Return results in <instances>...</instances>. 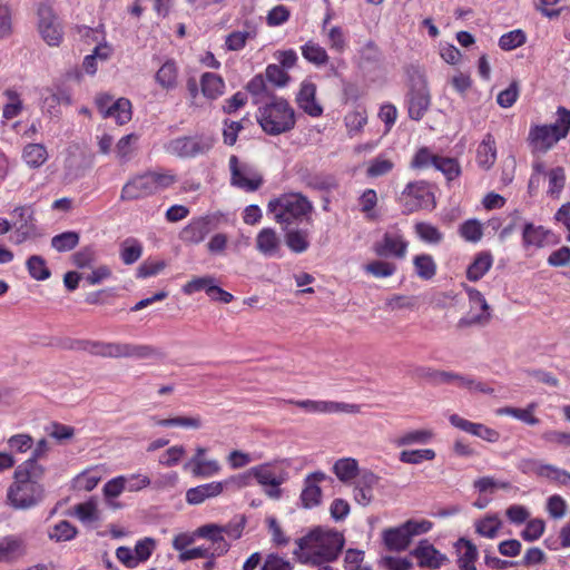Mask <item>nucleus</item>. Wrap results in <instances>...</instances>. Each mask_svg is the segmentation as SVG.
Listing matches in <instances>:
<instances>
[{
  "mask_svg": "<svg viewBox=\"0 0 570 570\" xmlns=\"http://www.w3.org/2000/svg\"><path fill=\"white\" fill-rule=\"evenodd\" d=\"M344 542L342 533L317 528L297 540L294 553L302 563L321 566L336 560Z\"/></svg>",
  "mask_w": 570,
  "mask_h": 570,
  "instance_id": "f257e3e1",
  "label": "nucleus"
},
{
  "mask_svg": "<svg viewBox=\"0 0 570 570\" xmlns=\"http://www.w3.org/2000/svg\"><path fill=\"white\" fill-rule=\"evenodd\" d=\"M31 463L19 464L13 474V483L8 488V503L17 510L36 507L43 499L45 489L39 482L43 474L30 469Z\"/></svg>",
  "mask_w": 570,
  "mask_h": 570,
  "instance_id": "f03ea898",
  "label": "nucleus"
},
{
  "mask_svg": "<svg viewBox=\"0 0 570 570\" xmlns=\"http://www.w3.org/2000/svg\"><path fill=\"white\" fill-rule=\"evenodd\" d=\"M257 122L264 132L277 136L295 127V111L289 102L278 96H272L263 102L256 114Z\"/></svg>",
  "mask_w": 570,
  "mask_h": 570,
  "instance_id": "7ed1b4c3",
  "label": "nucleus"
},
{
  "mask_svg": "<svg viewBox=\"0 0 570 570\" xmlns=\"http://www.w3.org/2000/svg\"><path fill=\"white\" fill-rule=\"evenodd\" d=\"M61 352L90 354L94 356H151L156 351L149 345H130L90 341H59Z\"/></svg>",
  "mask_w": 570,
  "mask_h": 570,
  "instance_id": "20e7f679",
  "label": "nucleus"
},
{
  "mask_svg": "<svg viewBox=\"0 0 570 570\" xmlns=\"http://www.w3.org/2000/svg\"><path fill=\"white\" fill-rule=\"evenodd\" d=\"M312 202L301 193H285L271 199L267 213L281 226H289L307 218L313 212Z\"/></svg>",
  "mask_w": 570,
  "mask_h": 570,
  "instance_id": "39448f33",
  "label": "nucleus"
},
{
  "mask_svg": "<svg viewBox=\"0 0 570 570\" xmlns=\"http://www.w3.org/2000/svg\"><path fill=\"white\" fill-rule=\"evenodd\" d=\"M177 178L173 170H150L127 181L120 193L124 202L141 199L169 188Z\"/></svg>",
  "mask_w": 570,
  "mask_h": 570,
  "instance_id": "423d86ee",
  "label": "nucleus"
},
{
  "mask_svg": "<svg viewBox=\"0 0 570 570\" xmlns=\"http://www.w3.org/2000/svg\"><path fill=\"white\" fill-rule=\"evenodd\" d=\"M215 141L213 135L200 132L174 138L164 145V149L178 158H196L209 153Z\"/></svg>",
  "mask_w": 570,
  "mask_h": 570,
  "instance_id": "0eeeda50",
  "label": "nucleus"
},
{
  "mask_svg": "<svg viewBox=\"0 0 570 570\" xmlns=\"http://www.w3.org/2000/svg\"><path fill=\"white\" fill-rule=\"evenodd\" d=\"M431 100V94L424 75L419 70H414L405 96L409 117L412 120L420 121L430 109Z\"/></svg>",
  "mask_w": 570,
  "mask_h": 570,
  "instance_id": "6e6552de",
  "label": "nucleus"
},
{
  "mask_svg": "<svg viewBox=\"0 0 570 570\" xmlns=\"http://www.w3.org/2000/svg\"><path fill=\"white\" fill-rule=\"evenodd\" d=\"M470 308L458 322L459 328L485 326L491 320V308L484 296L473 287H466Z\"/></svg>",
  "mask_w": 570,
  "mask_h": 570,
  "instance_id": "1a4fd4ad",
  "label": "nucleus"
},
{
  "mask_svg": "<svg viewBox=\"0 0 570 570\" xmlns=\"http://www.w3.org/2000/svg\"><path fill=\"white\" fill-rule=\"evenodd\" d=\"M399 199L407 214L434 206V195L424 181L409 183Z\"/></svg>",
  "mask_w": 570,
  "mask_h": 570,
  "instance_id": "9d476101",
  "label": "nucleus"
},
{
  "mask_svg": "<svg viewBox=\"0 0 570 570\" xmlns=\"http://www.w3.org/2000/svg\"><path fill=\"white\" fill-rule=\"evenodd\" d=\"M229 169L233 186L246 191H255L263 184V178L256 169L248 164L240 163L234 155L229 157Z\"/></svg>",
  "mask_w": 570,
  "mask_h": 570,
  "instance_id": "9b49d317",
  "label": "nucleus"
},
{
  "mask_svg": "<svg viewBox=\"0 0 570 570\" xmlns=\"http://www.w3.org/2000/svg\"><path fill=\"white\" fill-rule=\"evenodd\" d=\"M38 30L43 41L51 47H58L63 38L62 26L52 8L41 4L38 9Z\"/></svg>",
  "mask_w": 570,
  "mask_h": 570,
  "instance_id": "f8f14e48",
  "label": "nucleus"
},
{
  "mask_svg": "<svg viewBox=\"0 0 570 570\" xmlns=\"http://www.w3.org/2000/svg\"><path fill=\"white\" fill-rule=\"evenodd\" d=\"M409 242L400 230L386 232L382 238L373 244L376 256L403 259L406 256Z\"/></svg>",
  "mask_w": 570,
  "mask_h": 570,
  "instance_id": "ddd939ff",
  "label": "nucleus"
},
{
  "mask_svg": "<svg viewBox=\"0 0 570 570\" xmlns=\"http://www.w3.org/2000/svg\"><path fill=\"white\" fill-rule=\"evenodd\" d=\"M286 403L294 404L307 413H348L356 414L361 412V405L335 402V401H315V400H288Z\"/></svg>",
  "mask_w": 570,
  "mask_h": 570,
  "instance_id": "4468645a",
  "label": "nucleus"
},
{
  "mask_svg": "<svg viewBox=\"0 0 570 570\" xmlns=\"http://www.w3.org/2000/svg\"><path fill=\"white\" fill-rule=\"evenodd\" d=\"M283 463H286V465L288 466L287 460L267 462L253 466L249 470V473L256 479L257 483L262 487L282 485L289 478L286 469L281 466V464Z\"/></svg>",
  "mask_w": 570,
  "mask_h": 570,
  "instance_id": "2eb2a0df",
  "label": "nucleus"
},
{
  "mask_svg": "<svg viewBox=\"0 0 570 570\" xmlns=\"http://www.w3.org/2000/svg\"><path fill=\"white\" fill-rule=\"evenodd\" d=\"M330 480L322 471H315L307 474L303 480V489L299 494V502L304 509H313L322 503L321 483Z\"/></svg>",
  "mask_w": 570,
  "mask_h": 570,
  "instance_id": "dca6fc26",
  "label": "nucleus"
},
{
  "mask_svg": "<svg viewBox=\"0 0 570 570\" xmlns=\"http://www.w3.org/2000/svg\"><path fill=\"white\" fill-rule=\"evenodd\" d=\"M256 250L267 258H279L283 255V244L278 233L272 227L262 228L255 237Z\"/></svg>",
  "mask_w": 570,
  "mask_h": 570,
  "instance_id": "f3484780",
  "label": "nucleus"
},
{
  "mask_svg": "<svg viewBox=\"0 0 570 570\" xmlns=\"http://www.w3.org/2000/svg\"><path fill=\"white\" fill-rule=\"evenodd\" d=\"M234 481L235 479L230 478L223 481H213L197 485L195 488H190L186 492V501L193 505L200 504L208 499L220 495L226 488L234 483Z\"/></svg>",
  "mask_w": 570,
  "mask_h": 570,
  "instance_id": "a211bd4d",
  "label": "nucleus"
},
{
  "mask_svg": "<svg viewBox=\"0 0 570 570\" xmlns=\"http://www.w3.org/2000/svg\"><path fill=\"white\" fill-rule=\"evenodd\" d=\"M195 535L208 540L210 544L207 546V548H209L217 558L225 556L230 549V543L222 534L219 524L207 523L200 525L195 530Z\"/></svg>",
  "mask_w": 570,
  "mask_h": 570,
  "instance_id": "6ab92c4d",
  "label": "nucleus"
},
{
  "mask_svg": "<svg viewBox=\"0 0 570 570\" xmlns=\"http://www.w3.org/2000/svg\"><path fill=\"white\" fill-rule=\"evenodd\" d=\"M316 85L309 80L305 79L301 82L299 90L296 94V104L297 106L308 116L311 117H320L323 114V107L316 99Z\"/></svg>",
  "mask_w": 570,
  "mask_h": 570,
  "instance_id": "aec40b11",
  "label": "nucleus"
},
{
  "mask_svg": "<svg viewBox=\"0 0 570 570\" xmlns=\"http://www.w3.org/2000/svg\"><path fill=\"white\" fill-rule=\"evenodd\" d=\"M411 556L417 560V564L423 568L439 569L448 560L446 556L440 552L428 540H421L411 551Z\"/></svg>",
  "mask_w": 570,
  "mask_h": 570,
  "instance_id": "412c9836",
  "label": "nucleus"
},
{
  "mask_svg": "<svg viewBox=\"0 0 570 570\" xmlns=\"http://www.w3.org/2000/svg\"><path fill=\"white\" fill-rule=\"evenodd\" d=\"M212 217L200 216L193 218L180 232V239L186 244L197 245L212 232Z\"/></svg>",
  "mask_w": 570,
  "mask_h": 570,
  "instance_id": "4be33fe9",
  "label": "nucleus"
},
{
  "mask_svg": "<svg viewBox=\"0 0 570 570\" xmlns=\"http://www.w3.org/2000/svg\"><path fill=\"white\" fill-rule=\"evenodd\" d=\"M449 421L454 428L464 431L471 435L478 436L490 443H495L500 439V434L498 431L488 428L484 424L471 422L466 419L461 417L458 414H451L449 416Z\"/></svg>",
  "mask_w": 570,
  "mask_h": 570,
  "instance_id": "5701e85b",
  "label": "nucleus"
},
{
  "mask_svg": "<svg viewBox=\"0 0 570 570\" xmlns=\"http://www.w3.org/2000/svg\"><path fill=\"white\" fill-rule=\"evenodd\" d=\"M26 551V541L21 535L9 534L0 538V562H14L22 558Z\"/></svg>",
  "mask_w": 570,
  "mask_h": 570,
  "instance_id": "b1692460",
  "label": "nucleus"
},
{
  "mask_svg": "<svg viewBox=\"0 0 570 570\" xmlns=\"http://www.w3.org/2000/svg\"><path fill=\"white\" fill-rule=\"evenodd\" d=\"M561 137L549 126H534L530 129L529 141L537 151L546 153L551 149Z\"/></svg>",
  "mask_w": 570,
  "mask_h": 570,
  "instance_id": "393cba45",
  "label": "nucleus"
},
{
  "mask_svg": "<svg viewBox=\"0 0 570 570\" xmlns=\"http://www.w3.org/2000/svg\"><path fill=\"white\" fill-rule=\"evenodd\" d=\"M379 476L371 471H364L358 475L354 484V500L357 504L366 507L373 499V489L377 484Z\"/></svg>",
  "mask_w": 570,
  "mask_h": 570,
  "instance_id": "a878e982",
  "label": "nucleus"
},
{
  "mask_svg": "<svg viewBox=\"0 0 570 570\" xmlns=\"http://www.w3.org/2000/svg\"><path fill=\"white\" fill-rule=\"evenodd\" d=\"M456 563L460 570H476L475 562L479 558L476 546L465 538H460L454 543Z\"/></svg>",
  "mask_w": 570,
  "mask_h": 570,
  "instance_id": "bb28decb",
  "label": "nucleus"
},
{
  "mask_svg": "<svg viewBox=\"0 0 570 570\" xmlns=\"http://www.w3.org/2000/svg\"><path fill=\"white\" fill-rule=\"evenodd\" d=\"M382 539L386 549L396 552L406 550L412 541L403 523L395 528L385 529Z\"/></svg>",
  "mask_w": 570,
  "mask_h": 570,
  "instance_id": "cd10ccee",
  "label": "nucleus"
},
{
  "mask_svg": "<svg viewBox=\"0 0 570 570\" xmlns=\"http://www.w3.org/2000/svg\"><path fill=\"white\" fill-rule=\"evenodd\" d=\"M179 68L175 60H166L155 75V80L159 87L170 91L178 87Z\"/></svg>",
  "mask_w": 570,
  "mask_h": 570,
  "instance_id": "c85d7f7f",
  "label": "nucleus"
},
{
  "mask_svg": "<svg viewBox=\"0 0 570 570\" xmlns=\"http://www.w3.org/2000/svg\"><path fill=\"white\" fill-rule=\"evenodd\" d=\"M497 160L495 140L491 134H487L476 149V164L480 168L489 170Z\"/></svg>",
  "mask_w": 570,
  "mask_h": 570,
  "instance_id": "c756f323",
  "label": "nucleus"
},
{
  "mask_svg": "<svg viewBox=\"0 0 570 570\" xmlns=\"http://www.w3.org/2000/svg\"><path fill=\"white\" fill-rule=\"evenodd\" d=\"M202 94L210 100H215L224 95L225 81L214 72H204L200 77Z\"/></svg>",
  "mask_w": 570,
  "mask_h": 570,
  "instance_id": "7c9ffc66",
  "label": "nucleus"
},
{
  "mask_svg": "<svg viewBox=\"0 0 570 570\" xmlns=\"http://www.w3.org/2000/svg\"><path fill=\"white\" fill-rule=\"evenodd\" d=\"M434 436L432 430L419 429L410 430L400 434L393 440V444L397 448L410 446L414 444H428Z\"/></svg>",
  "mask_w": 570,
  "mask_h": 570,
  "instance_id": "2f4dec72",
  "label": "nucleus"
},
{
  "mask_svg": "<svg viewBox=\"0 0 570 570\" xmlns=\"http://www.w3.org/2000/svg\"><path fill=\"white\" fill-rule=\"evenodd\" d=\"M333 473L343 483H350L360 472L358 462L353 458H342L333 464Z\"/></svg>",
  "mask_w": 570,
  "mask_h": 570,
  "instance_id": "473e14b6",
  "label": "nucleus"
},
{
  "mask_svg": "<svg viewBox=\"0 0 570 570\" xmlns=\"http://www.w3.org/2000/svg\"><path fill=\"white\" fill-rule=\"evenodd\" d=\"M493 264V257L489 252L478 254L466 269V277L471 282L482 278Z\"/></svg>",
  "mask_w": 570,
  "mask_h": 570,
  "instance_id": "72a5a7b5",
  "label": "nucleus"
},
{
  "mask_svg": "<svg viewBox=\"0 0 570 570\" xmlns=\"http://www.w3.org/2000/svg\"><path fill=\"white\" fill-rule=\"evenodd\" d=\"M285 244L295 254H302L309 247V233L307 229L294 228L285 233Z\"/></svg>",
  "mask_w": 570,
  "mask_h": 570,
  "instance_id": "f704fd0d",
  "label": "nucleus"
},
{
  "mask_svg": "<svg viewBox=\"0 0 570 570\" xmlns=\"http://www.w3.org/2000/svg\"><path fill=\"white\" fill-rule=\"evenodd\" d=\"M548 235L549 232L542 226H535L532 223H527L522 233L523 246L525 248H541L546 245Z\"/></svg>",
  "mask_w": 570,
  "mask_h": 570,
  "instance_id": "c9c22d12",
  "label": "nucleus"
},
{
  "mask_svg": "<svg viewBox=\"0 0 570 570\" xmlns=\"http://www.w3.org/2000/svg\"><path fill=\"white\" fill-rule=\"evenodd\" d=\"M246 29L233 31L226 36L225 46L227 50L239 51L242 50L248 40L256 37V28L246 22Z\"/></svg>",
  "mask_w": 570,
  "mask_h": 570,
  "instance_id": "e433bc0d",
  "label": "nucleus"
},
{
  "mask_svg": "<svg viewBox=\"0 0 570 570\" xmlns=\"http://www.w3.org/2000/svg\"><path fill=\"white\" fill-rule=\"evenodd\" d=\"M301 51L303 58L316 67L325 66L330 60V56L327 55L325 48L313 40H309L303 45L301 47Z\"/></svg>",
  "mask_w": 570,
  "mask_h": 570,
  "instance_id": "4c0bfd02",
  "label": "nucleus"
},
{
  "mask_svg": "<svg viewBox=\"0 0 570 570\" xmlns=\"http://www.w3.org/2000/svg\"><path fill=\"white\" fill-rule=\"evenodd\" d=\"M13 214L19 216L20 222L13 223L12 226L14 227V233L11 235L10 239L13 244L19 245L30 237L33 232V226L30 225L24 217L27 214V209L24 207H17L13 210Z\"/></svg>",
  "mask_w": 570,
  "mask_h": 570,
  "instance_id": "58836bf2",
  "label": "nucleus"
},
{
  "mask_svg": "<svg viewBox=\"0 0 570 570\" xmlns=\"http://www.w3.org/2000/svg\"><path fill=\"white\" fill-rule=\"evenodd\" d=\"M73 514L83 524H91L100 520L98 503L94 498H90L82 503L76 504L73 508Z\"/></svg>",
  "mask_w": 570,
  "mask_h": 570,
  "instance_id": "ea45409f",
  "label": "nucleus"
},
{
  "mask_svg": "<svg viewBox=\"0 0 570 570\" xmlns=\"http://www.w3.org/2000/svg\"><path fill=\"white\" fill-rule=\"evenodd\" d=\"M102 474L98 466H92L79 473L73 479V488L80 491H92L100 482Z\"/></svg>",
  "mask_w": 570,
  "mask_h": 570,
  "instance_id": "a19ab883",
  "label": "nucleus"
},
{
  "mask_svg": "<svg viewBox=\"0 0 570 570\" xmlns=\"http://www.w3.org/2000/svg\"><path fill=\"white\" fill-rule=\"evenodd\" d=\"M537 407L535 403L529 404L525 409H518L512 406L500 407L495 411L498 415H509L525 424L537 425L539 420L533 415Z\"/></svg>",
  "mask_w": 570,
  "mask_h": 570,
  "instance_id": "79ce46f5",
  "label": "nucleus"
},
{
  "mask_svg": "<svg viewBox=\"0 0 570 570\" xmlns=\"http://www.w3.org/2000/svg\"><path fill=\"white\" fill-rule=\"evenodd\" d=\"M475 532L487 539L497 538L502 522L497 514H488L487 517L476 520L474 523Z\"/></svg>",
  "mask_w": 570,
  "mask_h": 570,
  "instance_id": "37998d69",
  "label": "nucleus"
},
{
  "mask_svg": "<svg viewBox=\"0 0 570 570\" xmlns=\"http://www.w3.org/2000/svg\"><path fill=\"white\" fill-rule=\"evenodd\" d=\"M119 255L124 264L131 265L141 257L142 245L138 239L128 237L121 242Z\"/></svg>",
  "mask_w": 570,
  "mask_h": 570,
  "instance_id": "c03bdc74",
  "label": "nucleus"
},
{
  "mask_svg": "<svg viewBox=\"0 0 570 570\" xmlns=\"http://www.w3.org/2000/svg\"><path fill=\"white\" fill-rule=\"evenodd\" d=\"M413 265L415 274L421 279L429 281L436 274V263L433 257L429 254H420L414 256Z\"/></svg>",
  "mask_w": 570,
  "mask_h": 570,
  "instance_id": "a18cd8bd",
  "label": "nucleus"
},
{
  "mask_svg": "<svg viewBox=\"0 0 570 570\" xmlns=\"http://www.w3.org/2000/svg\"><path fill=\"white\" fill-rule=\"evenodd\" d=\"M22 157L29 167L38 168L46 163L48 153L42 144H28L23 148Z\"/></svg>",
  "mask_w": 570,
  "mask_h": 570,
  "instance_id": "49530a36",
  "label": "nucleus"
},
{
  "mask_svg": "<svg viewBox=\"0 0 570 570\" xmlns=\"http://www.w3.org/2000/svg\"><path fill=\"white\" fill-rule=\"evenodd\" d=\"M395 166L393 159L381 154L373 158L366 168V176L370 178H377L390 174Z\"/></svg>",
  "mask_w": 570,
  "mask_h": 570,
  "instance_id": "de8ad7c7",
  "label": "nucleus"
},
{
  "mask_svg": "<svg viewBox=\"0 0 570 570\" xmlns=\"http://www.w3.org/2000/svg\"><path fill=\"white\" fill-rule=\"evenodd\" d=\"M435 380L440 382H455L459 386H466L470 390H478L481 392H492L491 389H484L480 382H476L470 377L461 376L452 372H436Z\"/></svg>",
  "mask_w": 570,
  "mask_h": 570,
  "instance_id": "09e8293b",
  "label": "nucleus"
},
{
  "mask_svg": "<svg viewBox=\"0 0 570 570\" xmlns=\"http://www.w3.org/2000/svg\"><path fill=\"white\" fill-rule=\"evenodd\" d=\"M155 425L169 428V426H180L185 429H200L202 428V419L200 416H176L170 419H156L153 417Z\"/></svg>",
  "mask_w": 570,
  "mask_h": 570,
  "instance_id": "8fccbe9b",
  "label": "nucleus"
},
{
  "mask_svg": "<svg viewBox=\"0 0 570 570\" xmlns=\"http://www.w3.org/2000/svg\"><path fill=\"white\" fill-rule=\"evenodd\" d=\"M436 456L433 449L403 450L399 454V460L406 464H421L424 461H432Z\"/></svg>",
  "mask_w": 570,
  "mask_h": 570,
  "instance_id": "3c124183",
  "label": "nucleus"
},
{
  "mask_svg": "<svg viewBox=\"0 0 570 570\" xmlns=\"http://www.w3.org/2000/svg\"><path fill=\"white\" fill-rule=\"evenodd\" d=\"M77 533V528L69 521L63 520L49 529L48 537L56 542H66L75 539Z\"/></svg>",
  "mask_w": 570,
  "mask_h": 570,
  "instance_id": "603ef678",
  "label": "nucleus"
},
{
  "mask_svg": "<svg viewBox=\"0 0 570 570\" xmlns=\"http://www.w3.org/2000/svg\"><path fill=\"white\" fill-rule=\"evenodd\" d=\"M416 236L428 244H440L443 240V233L440 229L425 222L416 223L414 226Z\"/></svg>",
  "mask_w": 570,
  "mask_h": 570,
  "instance_id": "864d4df0",
  "label": "nucleus"
},
{
  "mask_svg": "<svg viewBox=\"0 0 570 570\" xmlns=\"http://www.w3.org/2000/svg\"><path fill=\"white\" fill-rule=\"evenodd\" d=\"M110 115L106 118H112L118 125L127 124L131 119V102L126 98H119L112 102Z\"/></svg>",
  "mask_w": 570,
  "mask_h": 570,
  "instance_id": "5fc2aeb1",
  "label": "nucleus"
},
{
  "mask_svg": "<svg viewBox=\"0 0 570 570\" xmlns=\"http://www.w3.org/2000/svg\"><path fill=\"white\" fill-rule=\"evenodd\" d=\"M459 234L469 243H478L483 236L482 224L478 219H468L460 225Z\"/></svg>",
  "mask_w": 570,
  "mask_h": 570,
  "instance_id": "6e6d98bb",
  "label": "nucleus"
},
{
  "mask_svg": "<svg viewBox=\"0 0 570 570\" xmlns=\"http://www.w3.org/2000/svg\"><path fill=\"white\" fill-rule=\"evenodd\" d=\"M27 269L30 276L37 281H46L51 275L46 261L39 255H32L28 258Z\"/></svg>",
  "mask_w": 570,
  "mask_h": 570,
  "instance_id": "4d7b16f0",
  "label": "nucleus"
},
{
  "mask_svg": "<svg viewBox=\"0 0 570 570\" xmlns=\"http://www.w3.org/2000/svg\"><path fill=\"white\" fill-rule=\"evenodd\" d=\"M396 265L392 262L376 259L364 266V271L376 277V278H386L395 274Z\"/></svg>",
  "mask_w": 570,
  "mask_h": 570,
  "instance_id": "13d9d810",
  "label": "nucleus"
},
{
  "mask_svg": "<svg viewBox=\"0 0 570 570\" xmlns=\"http://www.w3.org/2000/svg\"><path fill=\"white\" fill-rule=\"evenodd\" d=\"M434 167L440 170L448 180H453L461 174V167L455 158L438 156Z\"/></svg>",
  "mask_w": 570,
  "mask_h": 570,
  "instance_id": "bf43d9fd",
  "label": "nucleus"
},
{
  "mask_svg": "<svg viewBox=\"0 0 570 570\" xmlns=\"http://www.w3.org/2000/svg\"><path fill=\"white\" fill-rule=\"evenodd\" d=\"M541 478L554 482L558 485L570 484V472L553 464L546 463V466L541 468Z\"/></svg>",
  "mask_w": 570,
  "mask_h": 570,
  "instance_id": "052dcab7",
  "label": "nucleus"
},
{
  "mask_svg": "<svg viewBox=\"0 0 570 570\" xmlns=\"http://www.w3.org/2000/svg\"><path fill=\"white\" fill-rule=\"evenodd\" d=\"M79 243V235L76 232H65L51 238V246L58 252L73 249Z\"/></svg>",
  "mask_w": 570,
  "mask_h": 570,
  "instance_id": "680f3d73",
  "label": "nucleus"
},
{
  "mask_svg": "<svg viewBox=\"0 0 570 570\" xmlns=\"http://www.w3.org/2000/svg\"><path fill=\"white\" fill-rule=\"evenodd\" d=\"M156 549V540L150 537H145L138 540L134 547L135 559L138 563L146 562L151 557L153 552Z\"/></svg>",
  "mask_w": 570,
  "mask_h": 570,
  "instance_id": "e2e57ef3",
  "label": "nucleus"
},
{
  "mask_svg": "<svg viewBox=\"0 0 570 570\" xmlns=\"http://www.w3.org/2000/svg\"><path fill=\"white\" fill-rule=\"evenodd\" d=\"M358 204L361 207V212L364 214L367 219H375V207L377 205V194L374 189L368 188L363 191V194L358 198Z\"/></svg>",
  "mask_w": 570,
  "mask_h": 570,
  "instance_id": "0e129e2a",
  "label": "nucleus"
},
{
  "mask_svg": "<svg viewBox=\"0 0 570 570\" xmlns=\"http://www.w3.org/2000/svg\"><path fill=\"white\" fill-rule=\"evenodd\" d=\"M49 451V443L46 439H41L37 442L31 456L26 460L23 463H31L30 466L27 469H30L35 472H38L40 474H45V468L38 463V460L43 459Z\"/></svg>",
  "mask_w": 570,
  "mask_h": 570,
  "instance_id": "69168bd1",
  "label": "nucleus"
},
{
  "mask_svg": "<svg viewBox=\"0 0 570 570\" xmlns=\"http://www.w3.org/2000/svg\"><path fill=\"white\" fill-rule=\"evenodd\" d=\"M527 40L524 32L520 29L512 30L502 35L499 39V46L502 50L510 51L522 46Z\"/></svg>",
  "mask_w": 570,
  "mask_h": 570,
  "instance_id": "338daca9",
  "label": "nucleus"
},
{
  "mask_svg": "<svg viewBox=\"0 0 570 570\" xmlns=\"http://www.w3.org/2000/svg\"><path fill=\"white\" fill-rule=\"evenodd\" d=\"M325 32H326V37H327V45L332 50L340 52V53L345 51L347 42H346L344 31L341 27H338V26L331 27Z\"/></svg>",
  "mask_w": 570,
  "mask_h": 570,
  "instance_id": "774afa93",
  "label": "nucleus"
}]
</instances>
